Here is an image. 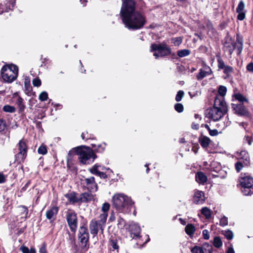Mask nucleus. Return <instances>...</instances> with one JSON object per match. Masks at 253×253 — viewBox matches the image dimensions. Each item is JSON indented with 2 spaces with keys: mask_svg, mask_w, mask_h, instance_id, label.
I'll return each instance as SVG.
<instances>
[{
  "mask_svg": "<svg viewBox=\"0 0 253 253\" xmlns=\"http://www.w3.org/2000/svg\"><path fill=\"white\" fill-rule=\"evenodd\" d=\"M135 0H122L120 16L123 24L128 30L141 29L147 23L144 13L136 10Z\"/></svg>",
  "mask_w": 253,
  "mask_h": 253,
  "instance_id": "f257e3e1",
  "label": "nucleus"
},
{
  "mask_svg": "<svg viewBox=\"0 0 253 253\" xmlns=\"http://www.w3.org/2000/svg\"><path fill=\"white\" fill-rule=\"evenodd\" d=\"M133 204V203L131 200L124 194H116L113 197V205L120 212L124 213L130 212Z\"/></svg>",
  "mask_w": 253,
  "mask_h": 253,
  "instance_id": "f03ea898",
  "label": "nucleus"
},
{
  "mask_svg": "<svg viewBox=\"0 0 253 253\" xmlns=\"http://www.w3.org/2000/svg\"><path fill=\"white\" fill-rule=\"evenodd\" d=\"M150 51L153 52V56L156 59L159 57H165L170 55L172 59H178L175 53L171 48L165 42L160 43H153L150 46Z\"/></svg>",
  "mask_w": 253,
  "mask_h": 253,
  "instance_id": "7ed1b4c3",
  "label": "nucleus"
},
{
  "mask_svg": "<svg viewBox=\"0 0 253 253\" xmlns=\"http://www.w3.org/2000/svg\"><path fill=\"white\" fill-rule=\"evenodd\" d=\"M73 154L79 156V161L83 164L88 163V161L92 159L93 161L97 158L96 154H94L91 147L84 145L80 146L75 148Z\"/></svg>",
  "mask_w": 253,
  "mask_h": 253,
  "instance_id": "20e7f679",
  "label": "nucleus"
},
{
  "mask_svg": "<svg viewBox=\"0 0 253 253\" xmlns=\"http://www.w3.org/2000/svg\"><path fill=\"white\" fill-rule=\"evenodd\" d=\"M18 71L17 65L13 64H5L1 69L0 75L5 82L11 83L17 78Z\"/></svg>",
  "mask_w": 253,
  "mask_h": 253,
  "instance_id": "39448f33",
  "label": "nucleus"
},
{
  "mask_svg": "<svg viewBox=\"0 0 253 253\" xmlns=\"http://www.w3.org/2000/svg\"><path fill=\"white\" fill-rule=\"evenodd\" d=\"M241 191L245 196L253 194V178L248 173H241L239 179Z\"/></svg>",
  "mask_w": 253,
  "mask_h": 253,
  "instance_id": "423d86ee",
  "label": "nucleus"
},
{
  "mask_svg": "<svg viewBox=\"0 0 253 253\" xmlns=\"http://www.w3.org/2000/svg\"><path fill=\"white\" fill-rule=\"evenodd\" d=\"M108 214L101 213L99 216V219H92L89 223V229L91 235L95 237L97 235L100 230L101 234H103L106 225Z\"/></svg>",
  "mask_w": 253,
  "mask_h": 253,
  "instance_id": "0eeeda50",
  "label": "nucleus"
},
{
  "mask_svg": "<svg viewBox=\"0 0 253 253\" xmlns=\"http://www.w3.org/2000/svg\"><path fill=\"white\" fill-rule=\"evenodd\" d=\"M27 142L28 141L26 139L22 138L16 145L18 153L15 155V161L18 164L24 162L27 156L28 150Z\"/></svg>",
  "mask_w": 253,
  "mask_h": 253,
  "instance_id": "6e6552de",
  "label": "nucleus"
},
{
  "mask_svg": "<svg viewBox=\"0 0 253 253\" xmlns=\"http://www.w3.org/2000/svg\"><path fill=\"white\" fill-rule=\"evenodd\" d=\"M66 219L70 231L75 234L78 225L77 213L74 210L68 209L66 212Z\"/></svg>",
  "mask_w": 253,
  "mask_h": 253,
  "instance_id": "1a4fd4ad",
  "label": "nucleus"
},
{
  "mask_svg": "<svg viewBox=\"0 0 253 253\" xmlns=\"http://www.w3.org/2000/svg\"><path fill=\"white\" fill-rule=\"evenodd\" d=\"M227 107H212L206 110L205 114L214 121L220 120L227 112Z\"/></svg>",
  "mask_w": 253,
  "mask_h": 253,
  "instance_id": "9d476101",
  "label": "nucleus"
},
{
  "mask_svg": "<svg viewBox=\"0 0 253 253\" xmlns=\"http://www.w3.org/2000/svg\"><path fill=\"white\" fill-rule=\"evenodd\" d=\"M249 103L248 98L242 94L238 93V115L247 116L249 112L247 108Z\"/></svg>",
  "mask_w": 253,
  "mask_h": 253,
  "instance_id": "9b49d317",
  "label": "nucleus"
},
{
  "mask_svg": "<svg viewBox=\"0 0 253 253\" xmlns=\"http://www.w3.org/2000/svg\"><path fill=\"white\" fill-rule=\"evenodd\" d=\"M249 156L246 151H242L238 154V171L242 169L244 166H247L249 163Z\"/></svg>",
  "mask_w": 253,
  "mask_h": 253,
  "instance_id": "f8f14e48",
  "label": "nucleus"
},
{
  "mask_svg": "<svg viewBox=\"0 0 253 253\" xmlns=\"http://www.w3.org/2000/svg\"><path fill=\"white\" fill-rule=\"evenodd\" d=\"M59 208L57 206H51L45 213L46 217L49 220L50 223H53L56 219L58 213Z\"/></svg>",
  "mask_w": 253,
  "mask_h": 253,
  "instance_id": "ddd939ff",
  "label": "nucleus"
},
{
  "mask_svg": "<svg viewBox=\"0 0 253 253\" xmlns=\"http://www.w3.org/2000/svg\"><path fill=\"white\" fill-rule=\"evenodd\" d=\"M193 203L196 205L203 204L205 203V193L198 189H195L192 198Z\"/></svg>",
  "mask_w": 253,
  "mask_h": 253,
  "instance_id": "4468645a",
  "label": "nucleus"
},
{
  "mask_svg": "<svg viewBox=\"0 0 253 253\" xmlns=\"http://www.w3.org/2000/svg\"><path fill=\"white\" fill-rule=\"evenodd\" d=\"M87 186V190L89 192H96L98 190V186L95 182V178L93 176H90L88 178H84L83 180Z\"/></svg>",
  "mask_w": 253,
  "mask_h": 253,
  "instance_id": "2eb2a0df",
  "label": "nucleus"
},
{
  "mask_svg": "<svg viewBox=\"0 0 253 253\" xmlns=\"http://www.w3.org/2000/svg\"><path fill=\"white\" fill-rule=\"evenodd\" d=\"M78 238L79 240H89V234L86 225V223L80 226L78 231Z\"/></svg>",
  "mask_w": 253,
  "mask_h": 253,
  "instance_id": "dca6fc26",
  "label": "nucleus"
},
{
  "mask_svg": "<svg viewBox=\"0 0 253 253\" xmlns=\"http://www.w3.org/2000/svg\"><path fill=\"white\" fill-rule=\"evenodd\" d=\"M224 50L228 52L229 54H231L235 48V44L232 40L231 38L226 37L224 39L223 43Z\"/></svg>",
  "mask_w": 253,
  "mask_h": 253,
  "instance_id": "f3484780",
  "label": "nucleus"
},
{
  "mask_svg": "<svg viewBox=\"0 0 253 253\" xmlns=\"http://www.w3.org/2000/svg\"><path fill=\"white\" fill-rule=\"evenodd\" d=\"M92 192H86L82 193L80 195V203H88L91 201H95V195L92 194Z\"/></svg>",
  "mask_w": 253,
  "mask_h": 253,
  "instance_id": "a211bd4d",
  "label": "nucleus"
},
{
  "mask_svg": "<svg viewBox=\"0 0 253 253\" xmlns=\"http://www.w3.org/2000/svg\"><path fill=\"white\" fill-rule=\"evenodd\" d=\"M130 237L132 239H140L142 238L140 235L141 229L140 226L134 224L130 227Z\"/></svg>",
  "mask_w": 253,
  "mask_h": 253,
  "instance_id": "6ab92c4d",
  "label": "nucleus"
},
{
  "mask_svg": "<svg viewBox=\"0 0 253 253\" xmlns=\"http://www.w3.org/2000/svg\"><path fill=\"white\" fill-rule=\"evenodd\" d=\"M206 26L208 30V34L211 38L216 39L218 38V34L216 30L214 28L211 21L208 19L206 22Z\"/></svg>",
  "mask_w": 253,
  "mask_h": 253,
  "instance_id": "aec40b11",
  "label": "nucleus"
},
{
  "mask_svg": "<svg viewBox=\"0 0 253 253\" xmlns=\"http://www.w3.org/2000/svg\"><path fill=\"white\" fill-rule=\"evenodd\" d=\"M73 152L70 150L67 156V168L68 169H69L72 172H77L78 171V168L76 167L72 161Z\"/></svg>",
  "mask_w": 253,
  "mask_h": 253,
  "instance_id": "412c9836",
  "label": "nucleus"
},
{
  "mask_svg": "<svg viewBox=\"0 0 253 253\" xmlns=\"http://www.w3.org/2000/svg\"><path fill=\"white\" fill-rule=\"evenodd\" d=\"M90 145L91 146V150H92V151L94 154H102L105 152L107 144L104 142L98 144L91 143L90 144Z\"/></svg>",
  "mask_w": 253,
  "mask_h": 253,
  "instance_id": "4be33fe9",
  "label": "nucleus"
},
{
  "mask_svg": "<svg viewBox=\"0 0 253 253\" xmlns=\"http://www.w3.org/2000/svg\"><path fill=\"white\" fill-rule=\"evenodd\" d=\"M198 141L203 149H207L211 142V140L209 137L203 134L199 137Z\"/></svg>",
  "mask_w": 253,
  "mask_h": 253,
  "instance_id": "5701e85b",
  "label": "nucleus"
},
{
  "mask_svg": "<svg viewBox=\"0 0 253 253\" xmlns=\"http://www.w3.org/2000/svg\"><path fill=\"white\" fill-rule=\"evenodd\" d=\"M77 195L78 194L76 192L72 191L66 194L65 197L68 199L70 203L75 204V203H80L79 200L80 197L78 198Z\"/></svg>",
  "mask_w": 253,
  "mask_h": 253,
  "instance_id": "b1692460",
  "label": "nucleus"
},
{
  "mask_svg": "<svg viewBox=\"0 0 253 253\" xmlns=\"http://www.w3.org/2000/svg\"><path fill=\"white\" fill-rule=\"evenodd\" d=\"M244 2L241 0L238 4V20H243L246 17L247 10L245 8Z\"/></svg>",
  "mask_w": 253,
  "mask_h": 253,
  "instance_id": "393cba45",
  "label": "nucleus"
},
{
  "mask_svg": "<svg viewBox=\"0 0 253 253\" xmlns=\"http://www.w3.org/2000/svg\"><path fill=\"white\" fill-rule=\"evenodd\" d=\"M213 107H221V108L227 107L224 100V98L216 95L214 98Z\"/></svg>",
  "mask_w": 253,
  "mask_h": 253,
  "instance_id": "a878e982",
  "label": "nucleus"
},
{
  "mask_svg": "<svg viewBox=\"0 0 253 253\" xmlns=\"http://www.w3.org/2000/svg\"><path fill=\"white\" fill-rule=\"evenodd\" d=\"M196 181L202 185H204L208 180V177L207 175L202 171H198L196 173L195 176Z\"/></svg>",
  "mask_w": 253,
  "mask_h": 253,
  "instance_id": "bb28decb",
  "label": "nucleus"
},
{
  "mask_svg": "<svg viewBox=\"0 0 253 253\" xmlns=\"http://www.w3.org/2000/svg\"><path fill=\"white\" fill-rule=\"evenodd\" d=\"M109 246L112 247V250H117L118 252L119 246L118 245V240L117 238L113 236H111L108 242Z\"/></svg>",
  "mask_w": 253,
  "mask_h": 253,
  "instance_id": "cd10ccee",
  "label": "nucleus"
},
{
  "mask_svg": "<svg viewBox=\"0 0 253 253\" xmlns=\"http://www.w3.org/2000/svg\"><path fill=\"white\" fill-rule=\"evenodd\" d=\"M79 244L82 253H86L89 248V240H79Z\"/></svg>",
  "mask_w": 253,
  "mask_h": 253,
  "instance_id": "c85d7f7f",
  "label": "nucleus"
},
{
  "mask_svg": "<svg viewBox=\"0 0 253 253\" xmlns=\"http://www.w3.org/2000/svg\"><path fill=\"white\" fill-rule=\"evenodd\" d=\"M196 231V228L193 224L188 223L185 227V233L190 237H192Z\"/></svg>",
  "mask_w": 253,
  "mask_h": 253,
  "instance_id": "c756f323",
  "label": "nucleus"
},
{
  "mask_svg": "<svg viewBox=\"0 0 253 253\" xmlns=\"http://www.w3.org/2000/svg\"><path fill=\"white\" fill-rule=\"evenodd\" d=\"M16 104L18 107V113L22 114L24 112L26 106L24 104L23 99L20 96H18L17 99Z\"/></svg>",
  "mask_w": 253,
  "mask_h": 253,
  "instance_id": "7c9ffc66",
  "label": "nucleus"
},
{
  "mask_svg": "<svg viewBox=\"0 0 253 253\" xmlns=\"http://www.w3.org/2000/svg\"><path fill=\"white\" fill-rule=\"evenodd\" d=\"M25 93L28 96L31 95V92L33 90L32 87L30 84V80L29 79H25L24 81Z\"/></svg>",
  "mask_w": 253,
  "mask_h": 253,
  "instance_id": "2f4dec72",
  "label": "nucleus"
},
{
  "mask_svg": "<svg viewBox=\"0 0 253 253\" xmlns=\"http://www.w3.org/2000/svg\"><path fill=\"white\" fill-rule=\"evenodd\" d=\"M7 125L6 121L0 118V134L5 135L7 132Z\"/></svg>",
  "mask_w": 253,
  "mask_h": 253,
  "instance_id": "473e14b6",
  "label": "nucleus"
},
{
  "mask_svg": "<svg viewBox=\"0 0 253 253\" xmlns=\"http://www.w3.org/2000/svg\"><path fill=\"white\" fill-rule=\"evenodd\" d=\"M15 5V0H8L5 3V12H8L9 10H13Z\"/></svg>",
  "mask_w": 253,
  "mask_h": 253,
  "instance_id": "72a5a7b5",
  "label": "nucleus"
},
{
  "mask_svg": "<svg viewBox=\"0 0 253 253\" xmlns=\"http://www.w3.org/2000/svg\"><path fill=\"white\" fill-rule=\"evenodd\" d=\"M191 53V51L189 49H184L178 50L177 51V55L179 58L184 57L188 56Z\"/></svg>",
  "mask_w": 253,
  "mask_h": 253,
  "instance_id": "f704fd0d",
  "label": "nucleus"
},
{
  "mask_svg": "<svg viewBox=\"0 0 253 253\" xmlns=\"http://www.w3.org/2000/svg\"><path fill=\"white\" fill-rule=\"evenodd\" d=\"M213 246L216 248H220L222 246V241L219 236H215L212 242Z\"/></svg>",
  "mask_w": 253,
  "mask_h": 253,
  "instance_id": "c9c22d12",
  "label": "nucleus"
},
{
  "mask_svg": "<svg viewBox=\"0 0 253 253\" xmlns=\"http://www.w3.org/2000/svg\"><path fill=\"white\" fill-rule=\"evenodd\" d=\"M202 247L204 253H212L213 249L212 245L208 243H205L203 244Z\"/></svg>",
  "mask_w": 253,
  "mask_h": 253,
  "instance_id": "e433bc0d",
  "label": "nucleus"
},
{
  "mask_svg": "<svg viewBox=\"0 0 253 253\" xmlns=\"http://www.w3.org/2000/svg\"><path fill=\"white\" fill-rule=\"evenodd\" d=\"M210 75V72H206V71L203 70L202 69H201L199 70V73L197 75L196 78L198 80L200 81L206 77L207 76Z\"/></svg>",
  "mask_w": 253,
  "mask_h": 253,
  "instance_id": "4c0bfd02",
  "label": "nucleus"
},
{
  "mask_svg": "<svg viewBox=\"0 0 253 253\" xmlns=\"http://www.w3.org/2000/svg\"><path fill=\"white\" fill-rule=\"evenodd\" d=\"M81 137L83 140L85 141L88 139H93L95 138L94 135L88 133L87 131L82 132Z\"/></svg>",
  "mask_w": 253,
  "mask_h": 253,
  "instance_id": "58836bf2",
  "label": "nucleus"
},
{
  "mask_svg": "<svg viewBox=\"0 0 253 253\" xmlns=\"http://www.w3.org/2000/svg\"><path fill=\"white\" fill-rule=\"evenodd\" d=\"M217 61V66L218 70H223L226 65L219 55H216Z\"/></svg>",
  "mask_w": 253,
  "mask_h": 253,
  "instance_id": "ea45409f",
  "label": "nucleus"
},
{
  "mask_svg": "<svg viewBox=\"0 0 253 253\" xmlns=\"http://www.w3.org/2000/svg\"><path fill=\"white\" fill-rule=\"evenodd\" d=\"M201 213L204 215L206 219H210L211 217V211L207 207H204L201 210Z\"/></svg>",
  "mask_w": 253,
  "mask_h": 253,
  "instance_id": "a19ab883",
  "label": "nucleus"
},
{
  "mask_svg": "<svg viewBox=\"0 0 253 253\" xmlns=\"http://www.w3.org/2000/svg\"><path fill=\"white\" fill-rule=\"evenodd\" d=\"M227 92V88L225 86L220 85L218 89V95L219 96L224 98Z\"/></svg>",
  "mask_w": 253,
  "mask_h": 253,
  "instance_id": "79ce46f5",
  "label": "nucleus"
},
{
  "mask_svg": "<svg viewBox=\"0 0 253 253\" xmlns=\"http://www.w3.org/2000/svg\"><path fill=\"white\" fill-rule=\"evenodd\" d=\"M117 221H118V223H117L118 228L120 229H124L126 225V220L120 216L119 217V218L118 219Z\"/></svg>",
  "mask_w": 253,
  "mask_h": 253,
  "instance_id": "37998d69",
  "label": "nucleus"
},
{
  "mask_svg": "<svg viewBox=\"0 0 253 253\" xmlns=\"http://www.w3.org/2000/svg\"><path fill=\"white\" fill-rule=\"evenodd\" d=\"M2 110L5 112L12 113L15 112L16 109L14 106L5 105L3 107Z\"/></svg>",
  "mask_w": 253,
  "mask_h": 253,
  "instance_id": "c03bdc74",
  "label": "nucleus"
},
{
  "mask_svg": "<svg viewBox=\"0 0 253 253\" xmlns=\"http://www.w3.org/2000/svg\"><path fill=\"white\" fill-rule=\"evenodd\" d=\"M191 253H204L203 251V247L195 246L191 250Z\"/></svg>",
  "mask_w": 253,
  "mask_h": 253,
  "instance_id": "a18cd8bd",
  "label": "nucleus"
},
{
  "mask_svg": "<svg viewBox=\"0 0 253 253\" xmlns=\"http://www.w3.org/2000/svg\"><path fill=\"white\" fill-rule=\"evenodd\" d=\"M171 41L175 46H179L182 42L183 38L182 37L173 38Z\"/></svg>",
  "mask_w": 253,
  "mask_h": 253,
  "instance_id": "49530a36",
  "label": "nucleus"
},
{
  "mask_svg": "<svg viewBox=\"0 0 253 253\" xmlns=\"http://www.w3.org/2000/svg\"><path fill=\"white\" fill-rule=\"evenodd\" d=\"M223 70V73L226 75V77H228L230 74L233 72V68L232 67L227 65H226Z\"/></svg>",
  "mask_w": 253,
  "mask_h": 253,
  "instance_id": "de8ad7c7",
  "label": "nucleus"
},
{
  "mask_svg": "<svg viewBox=\"0 0 253 253\" xmlns=\"http://www.w3.org/2000/svg\"><path fill=\"white\" fill-rule=\"evenodd\" d=\"M223 234L224 235L225 237L228 240H230L232 239L233 238V233L230 230H227L224 231Z\"/></svg>",
  "mask_w": 253,
  "mask_h": 253,
  "instance_id": "09e8293b",
  "label": "nucleus"
},
{
  "mask_svg": "<svg viewBox=\"0 0 253 253\" xmlns=\"http://www.w3.org/2000/svg\"><path fill=\"white\" fill-rule=\"evenodd\" d=\"M38 152L40 154L45 155L47 153V148L45 145H41L38 150Z\"/></svg>",
  "mask_w": 253,
  "mask_h": 253,
  "instance_id": "8fccbe9b",
  "label": "nucleus"
},
{
  "mask_svg": "<svg viewBox=\"0 0 253 253\" xmlns=\"http://www.w3.org/2000/svg\"><path fill=\"white\" fill-rule=\"evenodd\" d=\"M39 99L41 101H45L48 99V93L46 91L42 92L39 95Z\"/></svg>",
  "mask_w": 253,
  "mask_h": 253,
  "instance_id": "3c124183",
  "label": "nucleus"
},
{
  "mask_svg": "<svg viewBox=\"0 0 253 253\" xmlns=\"http://www.w3.org/2000/svg\"><path fill=\"white\" fill-rule=\"evenodd\" d=\"M184 92L183 90H179L176 94V97H175V100L177 102H179L181 100L183 97L184 96Z\"/></svg>",
  "mask_w": 253,
  "mask_h": 253,
  "instance_id": "603ef678",
  "label": "nucleus"
},
{
  "mask_svg": "<svg viewBox=\"0 0 253 253\" xmlns=\"http://www.w3.org/2000/svg\"><path fill=\"white\" fill-rule=\"evenodd\" d=\"M174 109L178 113H181L184 110L183 105L181 103H176L174 105Z\"/></svg>",
  "mask_w": 253,
  "mask_h": 253,
  "instance_id": "864d4df0",
  "label": "nucleus"
},
{
  "mask_svg": "<svg viewBox=\"0 0 253 253\" xmlns=\"http://www.w3.org/2000/svg\"><path fill=\"white\" fill-rule=\"evenodd\" d=\"M99 167L98 164H96L89 170L91 173L95 175L99 171L98 169Z\"/></svg>",
  "mask_w": 253,
  "mask_h": 253,
  "instance_id": "5fc2aeb1",
  "label": "nucleus"
},
{
  "mask_svg": "<svg viewBox=\"0 0 253 253\" xmlns=\"http://www.w3.org/2000/svg\"><path fill=\"white\" fill-rule=\"evenodd\" d=\"M39 253H48L47 245L45 242H43L39 249Z\"/></svg>",
  "mask_w": 253,
  "mask_h": 253,
  "instance_id": "6e6d98bb",
  "label": "nucleus"
},
{
  "mask_svg": "<svg viewBox=\"0 0 253 253\" xmlns=\"http://www.w3.org/2000/svg\"><path fill=\"white\" fill-rule=\"evenodd\" d=\"M110 204L108 203H104L101 208L102 211H103V213H106L108 214L107 212L110 209Z\"/></svg>",
  "mask_w": 253,
  "mask_h": 253,
  "instance_id": "4d7b16f0",
  "label": "nucleus"
},
{
  "mask_svg": "<svg viewBox=\"0 0 253 253\" xmlns=\"http://www.w3.org/2000/svg\"><path fill=\"white\" fill-rule=\"evenodd\" d=\"M145 237H146L147 239H146L145 241L143 243H142V241H143L142 237L140 239H136V240H137V244L140 245V246L145 245L150 240L148 235H145Z\"/></svg>",
  "mask_w": 253,
  "mask_h": 253,
  "instance_id": "13d9d810",
  "label": "nucleus"
},
{
  "mask_svg": "<svg viewBox=\"0 0 253 253\" xmlns=\"http://www.w3.org/2000/svg\"><path fill=\"white\" fill-rule=\"evenodd\" d=\"M33 84L34 86L39 87L42 84L41 80L39 77H37L33 79Z\"/></svg>",
  "mask_w": 253,
  "mask_h": 253,
  "instance_id": "bf43d9fd",
  "label": "nucleus"
},
{
  "mask_svg": "<svg viewBox=\"0 0 253 253\" xmlns=\"http://www.w3.org/2000/svg\"><path fill=\"white\" fill-rule=\"evenodd\" d=\"M176 1L180 2L182 6L186 7L188 5L191 4V0H175Z\"/></svg>",
  "mask_w": 253,
  "mask_h": 253,
  "instance_id": "052dcab7",
  "label": "nucleus"
},
{
  "mask_svg": "<svg viewBox=\"0 0 253 253\" xmlns=\"http://www.w3.org/2000/svg\"><path fill=\"white\" fill-rule=\"evenodd\" d=\"M220 225L221 226H225L227 225H228V218L227 217H225V216H223L219 221Z\"/></svg>",
  "mask_w": 253,
  "mask_h": 253,
  "instance_id": "680f3d73",
  "label": "nucleus"
},
{
  "mask_svg": "<svg viewBox=\"0 0 253 253\" xmlns=\"http://www.w3.org/2000/svg\"><path fill=\"white\" fill-rule=\"evenodd\" d=\"M203 238L205 240H209L210 237L209 232L207 229H204L202 231Z\"/></svg>",
  "mask_w": 253,
  "mask_h": 253,
  "instance_id": "e2e57ef3",
  "label": "nucleus"
},
{
  "mask_svg": "<svg viewBox=\"0 0 253 253\" xmlns=\"http://www.w3.org/2000/svg\"><path fill=\"white\" fill-rule=\"evenodd\" d=\"M243 41L242 38H239L238 36V54L241 52L242 50L243 47H242V44H243Z\"/></svg>",
  "mask_w": 253,
  "mask_h": 253,
  "instance_id": "0e129e2a",
  "label": "nucleus"
},
{
  "mask_svg": "<svg viewBox=\"0 0 253 253\" xmlns=\"http://www.w3.org/2000/svg\"><path fill=\"white\" fill-rule=\"evenodd\" d=\"M19 207V208H22V209H23V211H22V213H25V218H27V215H28V212H29V210H28V208L26 206H24V205H20Z\"/></svg>",
  "mask_w": 253,
  "mask_h": 253,
  "instance_id": "69168bd1",
  "label": "nucleus"
},
{
  "mask_svg": "<svg viewBox=\"0 0 253 253\" xmlns=\"http://www.w3.org/2000/svg\"><path fill=\"white\" fill-rule=\"evenodd\" d=\"M209 134L211 136H214L218 134V131L216 129L209 130Z\"/></svg>",
  "mask_w": 253,
  "mask_h": 253,
  "instance_id": "338daca9",
  "label": "nucleus"
},
{
  "mask_svg": "<svg viewBox=\"0 0 253 253\" xmlns=\"http://www.w3.org/2000/svg\"><path fill=\"white\" fill-rule=\"evenodd\" d=\"M20 250L23 253H29V248L25 246V245H22L20 248Z\"/></svg>",
  "mask_w": 253,
  "mask_h": 253,
  "instance_id": "774afa93",
  "label": "nucleus"
}]
</instances>
